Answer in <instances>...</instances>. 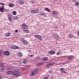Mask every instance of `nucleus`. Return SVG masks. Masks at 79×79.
I'll list each match as a JSON object with an SVG mask.
<instances>
[{"instance_id":"bb28decb","label":"nucleus","mask_w":79,"mask_h":79,"mask_svg":"<svg viewBox=\"0 0 79 79\" xmlns=\"http://www.w3.org/2000/svg\"><path fill=\"white\" fill-rule=\"evenodd\" d=\"M60 54H61V52H57L56 53V55H60Z\"/></svg>"},{"instance_id":"2f4dec72","label":"nucleus","mask_w":79,"mask_h":79,"mask_svg":"<svg viewBox=\"0 0 79 79\" xmlns=\"http://www.w3.org/2000/svg\"><path fill=\"white\" fill-rule=\"evenodd\" d=\"M24 31L26 32V33L28 32H29V30H24Z\"/></svg>"},{"instance_id":"f8f14e48","label":"nucleus","mask_w":79,"mask_h":79,"mask_svg":"<svg viewBox=\"0 0 79 79\" xmlns=\"http://www.w3.org/2000/svg\"><path fill=\"white\" fill-rule=\"evenodd\" d=\"M55 37L56 38L57 40H58V39H59V36H58V35H57L55 36Z\"/></svg>"},{"instance_id":"7ed1b4c3","label":"nucleus","mask_w":79,"mask_h":79,"mask_svg":"<svg viewBox=\"0 0 79 79\" xmlns=\"http://www.w3.org/2000/svg\"><path fill=\"white\" fill-rule=\"evenodd\" d=\"M11 49H14V50H16V49H18L19 47L17 46H12L10 47Z\"/></svg>"},{"instance_id":"13d9d810","label":"nucleus","mask_w":79,"mask_h":79,"mask_svg":"<svg viewBox=\"0 0 79 79\" xmlns=\"http://www.w3.org/2000/svg\"><path fill=\"white\" fill-rule=\"evenodd\" d=\"M0 5H1V3L0 2Z\"/></svg>"},{"instance_id":"7c9ffc66","label":"nucleus","mask_w":79,"mask_h":79,"mask_svg":"<svg viewBox=\"0 0 79 79\" xmlns=\"http://www.w3.org/2000/svg\"><path fill=\"white\" fill-rule=\"evenodd\" d=\"M20 40H21L22 42H23L24 41V40H25L21 38V39H20Z\"/></svg>"},{"instance_id":"b1692460","label":"nucleus","mask_w":79,"mask_h":79,"mask_svg":"<svg viewBox=\"0 0 79 79\" xmlns=\"http://www.w3.org/2000/svg\"><path fill=\"white\" fill-rule=\"evenodd\" d=\"M31 13H33V14H34V13H35V10H31Z\"/></svg>"},{"instance_id":"5701e85b","label":"nucleus","mask_w":79,"mask_h":79,"mask_svg":"<svg viewBox=\"0 0 79 79\" xmlns=\"http://www.w3.org/2000/svg\"><path fill=\"white\" fill-rule=\"evenodd\" d=\"M16 11H14L12 12V14L14 15H16Z\"/></svg>"},{"instance_id":"c9c22d12","label":"nucleus","mask_w":79,"mask_h":79,"mask_svg":"<svg viewBox=\"0 0 79 79\" xmlns=\"http://www.w3.org/2000/svg\"><path fill=\"white\" fill-rule=\"evenodd\" d=\"M49 73H50L51 74H52V73H53V72L52 71H51V70H49Z\"/></svg>"},{"instance_id":"a211bd4d","label":"nucleus","mask_w":79,"mask_h":79,"mask_svg":"<svg viewBox=\"0 0 79 79\" xmlns=\"http://www.w3.org/2000/svg\"><path fill=\"white\" fill-rule=\"evenodd\" d=\"M45 10L46 11H47L48 12H50V10L49 9H48L47 8H45Z\"/></svg>"},{"instance_id":"6e6552de","label":"nucleus","mask_w":79,"mask_h":79,"mask_svg":"<svg viewBox=\"0 0 79 79\" xmlns=\"http://www.w3.org/2000/svg\"><path fill=\"white\" fill-rule=\"evenodd\" d=\"M48 60V57H45L43 58H42V60L43 61H47Z\"/></svg>"},{"instance_id":"2eb2a0df","label":"nucleus","mask_w":79,"mask_h":79,"mask_svg":"<svg viewBox=\"0 0 79 79\" xmlns=\"http://www.w3.org/2000/svg\"><path fill=\"white\" fill-rule=\"evenodd\" d=\"M69 38H72V37H73V34H70L69 35Z\"/></svg>"},{"instance_id":"de8ad7c7","label":"nucleus","mask_w":79,"mask_h":79,"mask_svg":"<svg viewBox=\"0 0 79 79\" xmlns=\"http://www.w3.org/2000/svg\"><path fill=\"white\" fill-rule=\"evenodd\" d=\"M29 69V68H28V67L25 68V69L26 70H27V69Z\"/></svg>"},{"instance_id":"412c9836","label":"nucleus","mask_w":79,"mask_h":79,"mask_svg":"<svg viewBox=\"0 0 79 79\" xmlns=\"http://www.w3.org/2000/svg\"><path fill=\"white\" fill-rule=\"evenodd\" d=\"M27 60H24L23 61V63L24 64H26L27 63Z\"/></svg>"},{"instance_id":"8fccbe9b","label":"nucleus","mask_w":79,"mask_h":79,"mask_svg":"<svg viewBox=\"0 0 79 79\" xmlns=\"http://www.w3.org/2000/svg\"><path fill=\"white\" fill-rule=\"evenodd\" d=\"M15 32H18V30H15Z\"/></svg>"},{"instance_id":"473e14b6","label":"nucleus","mask_w":79,"mask_h":79,"mask_svg":"<svg viewBox=\"0 0 79 79\" xmlns=\"http://www.w3.org/2000/svg\"><path fill=\"white\" fill-rule=\"evenodd\" d=\"M40 65H41L42 64H44V63L42 62H41L40 63H39Z\"/></svg>"},{"instance_id":"f704fd0d","label":"nucleus","mask_w":79,"mask_h":79,"mask_svg":"<svg viewBox=\"0 0 79 79\" xmlns=\"http://www.w3.org/2000/svg\"><path fill=\"white\" fill-rule=\"evenodd\" d=\"M13 20H16V17L14 16L13 18Z\"/></svg>"},{"instance_id":"79ce46f5","label":"nucleus","mask_w":79,"mask_h":79,"mask_svg":"<svg viewBox=\"0 0 79 79\" xmlns=\"http://www.w3.org/2000/svg\"><path fill=\"white\" fill-rule=\"evenodd\" d=\"M1 5H5V4L3 3H1Z\"/></svg>"},{"instance_id":"72a5a7b5","label":"nucleus","mask_w":79,"mask_h":79,"mask_svg":"<svg viewBox=\"0 0 79 79\" xmlns=\"http://www.w3.org/2000/svg\"><path fill=\"white\" fill-rule=\"evenodd\" d=\"M61 73H66V72L64 70L61 71Z\"/></svg>"},{"instance_id":"4be33fe9","label":"nucleus","mask_w":79,"mask_h":79,"mask_svg":"<svg viewBox=\"0 0 79 79\" xmlns=\"http://www.w3.org/2000/svg\"><path fill=\"white\" fill-rule=\"evenodd\" d=\"M5 35L6 36V37H8L9 36H10V33H6Z\"/></svg>"},{"instance_id":"37998d69","label":"nucleus","mask_w":79,"mask_h":79,"mask_svg":"<svg viewBox=\"0 0 79 79\" xmlns=\"http://www.w3.org/2000/svg\"><path fill=\"white\" fill-rule=\"evenodd\" d=\"M72 1L73 2H76V1L75 0H72Z\"/></svg>"},{"instance_id":"58836bf2","label":"nucleus","mask_w":79,"mask_h":79,"mask_svg":"<svg viewBox=\"0 0 79 79\" xmlns=\"http://www.w3.org/2000/svg\"><path fill=\"white\" fill-rule=\"evenodd\" d=\"M30 57H31V58H32V57H34V55H31L30 56Z\"/></svg>"},{"instance_id":"a19ab883","label":"nucleus","mask_w":79,"mask_h":79,"mask_svg":"<svg viewBox=\"0 0 79 79\" xmlns=\"http://www.w3.org/2000/svg\"><path fill=\"white\" fill-rule=\"evenodd\" d=\"M1 72H2V73L5 72V70H4L3 69H1Z\"/></svg>"},{"instance_id":"4c0bfd02","label":"nucleus","mask_w":79,"mask_h":79,"mask_svg":"<svg viewBox=\"0 0 79 79\" xmlns=\"http://www.w3.org/2000/svg\"><path fill=\"white\" fill-rule=\"evenodd\" d=\"M49 64V66H52V65H53V64H52V63H51Z\"/></svg>"},{"instance_id":"ea45409f","label":"nucleus","mask_w":79,"mask_h":79,"mask_svg":"<svg viewBox=\"0 0 79 79\" xmlns=\"http://www.w3.org/2000/svg\"><path fill=\"white\" fill-rule=\"evenodd\" d=\"M48 77L46 76L45 77H44L43 79H48Z\"/></svg>"},{"instance_id":"c03bdc74","label":"nucleus","mask_w":79,"mask_h":79,"mask_svg":"<svg viewBox=\"0 0 79 79\" xmlns=\"http://www.w3.org/2000/svg\"><path fill=\"white\" fill-rule=\"evenodd\" d=\"M5 10H6V11H8V10H7L6 9H5Z\"/></svg>"},{"instance_id":"4468645a","label":"nucleus","mask_w":79,"mask_h":79,"mask_svg":"<svg viewBox=\"0 0 79 79\" xmlns=\"http://www.w3.org/2000/svg\"><path fill=\"white\" fill-rule=\"evenodd\" d=\"M8 18L9 21H12V18L10 17H8Z\"/></svg>"},{"instance_id":"864d4df0","label":"nucleus","mask_w":79,"mask_h":79,"mask_svg":"<svg viewBox=\"0 0 79 79\" xmlns=\"http://www.w3.org/2000/svg\"><path fill=\"white\" fill-rule=\"evenodd\" d=\"M9 15L10 17H11V15Z\"/></svg>"},{"instance_id":"dca6fc26","label":"nucleus","mask_w":79,"mask_h":79,"mask_svg":"<svg viewBox=\"0 0 79 79\" xmlns=\"http://www.w3.org/2000/svg\"><path fill=\"white\" fill-rule=\"evenodd\" d=\"M23 42L24 44L25 45H27V44H28V43L27 42V41L25 40Z\"/></svg>"},{"instance_id":"5fc2aeb1","label":"nucleus","mask_w":79,"mask_h":79,"mask_svg":"<svg viewBox=\"0 0 79 79\" xmlns=\"http://www.w3.org/2000/svg\"><path fill=\"white\" fill-rule=\"evenodd\" d=\"M10 15H7V17H10V16H9Z\"/></svg>"},{"instance_id":"f257e3e1","label":"nucleus","mask_w":79,"mask_h":79,"mask_svg":"<svg viewBox=\"0 0 79 79\" xmlns=\"http://www.w3.org/2000/svg\"><path fill=\"white\" fill-rule=\"evenodd\" d=\"M19 67H15V69H14V71L12 73L13 74H14V75H16V76H18V70H20L21 69H19Z\"/></svg>"},{"instance_id":"0eeeda50","label":"nucleus","mask_w":79,"mask_h":79,"mask_svg":"<svg viewBox=\"0 0 79 79\" xmlns=\"http://www.w3.org/2000/svg\"><path fill=\"white\" fill-rule=\"evenodd\" d=\"M22 27L23 29H27V26L24 24H22Z\"/></svg>"},{"instance_id":"c85d7f7f","label":"nucleus","mask_w":79,"mask_h":79,"mask_svg":"<svg viewBox=\"0 0 79 79\" xmlns=\"http://www.w3.org/2000/svg\"><path fill=\"white\" fill-rule=\"evenodd\" d=\"M19 56H21L22 55V53H19V54H18Z\"/></svg>"},{"instance_id":"c756f323","label":"nucleus","mask_w":79,"mask_h":79,"mask_svg":"<svg viewBox=\"0 0 79 79\" xmlns=\"http://www.w3.org/2000/svg\"><path fill=\"white\" fill-rule=\"evenodd\" d=\"M40 64L39 63H38L37 64H35L36 66H40Z\"/></svg>"},{"instance_id":"9b49d317","label":"nucleus","mask_w":79,"mask_h":79,"mask_svg":"<svg viewBox=\"0 0 79 79\" xmlns=\"http://www.w3.org/2000/svg\"><path fill=\"white\" fill-rule=\"evenodd\" d=\"M3 9H4V7H0V11L1 12H3Z\"/></svg>"},{"instance_id":"09e8293b","label":"nucleus","mask_w":79,"mask_h":79,"mask_svg":"<svg viewBox=\"0 0 79 79\" xmlns=\"http://www.w3.org/2000/svg\"><path fill=\"white\" fill-rule=\"evenodd\" d=\"M63 69H64V68H62L60 69V70L61 71H63Z\"/></svg>"},{"instance_id":"49530a36","label":"nucleus","mask_w":79,"mask_h":79,"mask_svg":"<svg viewBox=\"0 0 79 79\" xmlns=\"http://www.w3.org/2000/svg\"><path fill=\"white\" fill-rule=\"evenodd\" d=\"M15 18L16 19V20H17V19H18V17H17V16H15Z\"/></svg>"},{"instance_id":"f03ea898","label":"nucleus","mask_w":79,"mask_h":79,"mask_svg":"<svg viewBox=\"0 0 79 79\" xmlns=\"http://www.w3.org/2000/svg\"><path fill=\"white\" fill-rule=\"evenodd\" d=\"M4 55L9 56L10 55V52L8 51H5L4 52Z\"/></svg>"},{"instance_id":"a878e982","label":"nucleus","mask_w":79,"mask_h":79,"mask_svg":"<svg viewBox=\"0 0 79 79\" xmlns=\"http://www.w3.org/2000/svg\"><path fill=\"white\" fill-rule=\"evenodd\" d=\"M35 13H38L39 12V11L37 10H35Z\"/></svg>"},{"instance_id":"f3484780","label":"nucleus","mask_w":79,"mask_h":79,"mask_svg":"<svg viewBox=\"0 0 79 79\" xmlns=\"http://www.w3.org/2000/svg\"><path fill=\"white\" fill-rule=\"evenodd\" d=\"M1 69H4V65H1Z\"/></svg>"},{"instance_id":"4d7b16f0","label":"nucleus","mask_w":79,"mask_h":79,"mask_svg":"<svg viewBox=\"0 0 79 79\" xmlns=\"http://www.w3.org/2000/svg\"><path fill=\"white\" fill-rule=\"evenodd\" d=\"M2 7H4V6H3H3H2Z\"/></svg>"},{"instance_id":"e433bc0d","label":"nucleus","mask_w":79,"mask_h":79,"mask_svg":"<svg viewBox=\"0 0 79 79\" xmlns=\"http://www.w3.org/2000/svg\"><path fill=\"white\" fill-rule=\"evenodd\" d=\"M50 62V60H48V61L46 62V63L48 64Z\"/></svg>"},{"instance_id":"393cba45","label":"nucleus","mask_w":79,"mask_h":79,"mask_svg":"<svg viewBox=\"0 0 79 79\" xmlns=\"http://www.w3.org/2000/svg\"><path fill=\"white\" fill-rule=\"evenodd\" d=\"M40 15H41V16H45V14H44V13L41 12V13L40 14Z\"/></svg>"},{"instance_id":"423d86ee","label":"nucleus","mask_w":79,"mask_h":79,"mask_svg":"<svg viewBox=\"0 0 79 79\" xmlns=\"http://www.w3.org/2000/svg\"><path fill=\"white\" fill-rule=\"evenodd\" d=\"M48 53L51 54V55H53L55 54V52L54 51L51 50L48 52Z\"/></svg>"},{"instance_id":"20e7f679","label":"nucleus","mask_w":79,"mask_h":79,"mask_svg":"<svg viewBox=\"0 0 79 79\" xmlns=\"http://www.w3.org/2000/svg\"><path fill=\"white\" fill-rule=\"evenodd\" d=\"M35 38L39 39L40 40H42V39H41V36L40 35H36L35 36Z\"/></svg>"},{"instance_id":"603ef678","label":"nucleus","mask_w":79,"mask_h":79,"mask_svg":"<svg viewBox=\"0 0 79 79\" xmlns=\"http://www.w3.org/2000/svg\"><path fill=\"white\" fill-rule=\"evenodd\" d=\"M2 78V75H1V74H0V79Z\"/></svg>"},{"instance_id":"39448f33","label":"nucleus","mask_w":79,"mask_h":79,"mask_svg":"<svg viewBox=\"0 0 79 79\" xmlns=\"http://www.w3.org/2000/svg\"><path fill=\"white\" fill-rule=\"evenodd\" d=\"M38 72V70H35L32 72L31 75L34 76V75L36 74Z\"/></svg>"},{"instance_id":"3c124183","label":"nucleus","mask_w":79,"mask_h":79,"mask_svg":"<svg viewBox=\"0 0 79 79\" xmlns=\"http://www.w3.org/2000/svg\"><path fill=\"white\" fill-rule=\"evenodd\" d=\"M2 51H0V55H1V54H2Z\"/></svg>"},{"instance_id":"ddd939ff","label":"nucleus","mask_w":79,"mask_h":79,"mask_svg":"<svg viewBox=\"0 0 79 79\" xmlns=\"http://www.w3.org/2000/svg\"><path fill=\"white\" fill-rule=\"evenodd\" d=\"M52 14L53 15H58V13L57 12L53 11L52 12Z\"/></svg>"},{"instance_id":"aec40b11","label":"nucleus","mask_w":79,"mask_h":79,"mask_svg":"<svg viewBox=\"0 0 79 79\" xmlns=\"http://www.w3.org/2000/svg\"><path fill=\"white\" fill-rule=\"evenodd\" d=\"M9 6L10 7H13L14 6L13 4H9Z\"/></svg>"},{"instance_id":"1a4fd4ad","label":"nucleus","mask_w":79,"mask_h":79,"mask_svg":"<svg viewBox=\"0 0 79 79\" xmlns=\"http://www.w3.org/2000/svg\"><path fill=\"white\" fill-rule=\"evenodd\" d=\"M74 58V56L71 55L70 56V57H67V59L68 60H70V59H72V58Z\"/></svg>"},{"instance_id":"cd10ccee","label":"nucleus","mask_w":79,"mask_h":79,"mask_svg":"<svg viewBox=\"0 0 79 79\" xmlns=\"http://www.w3.org/2000/svg\"><path fill=\"white\" fill-rule=\"evenodd\" d=\"M79 5V2H76V3H75V5H76V6H78Z\"/></svg>"},{"instance_id":"a18cd8bd","label":"nucleus","mask_w":79,"mask_h":79,"mask_svg":"<svg viewBox=\"0 0 79 79\" xmlns=\"http://www.w3.org/2000/svg\"><path fill=\"white\" fill-rule=\"evenodd\" d=\"M46 66H47V67H50V65L49 64H48L47 65H46Z\"/></svg>"},{"instance_id":"9d476101","label":"nucleus","mask_w":79,"mask_h":79,"mask_svg":"<svg viewBox=\"0 0 79 79\" xmlns=\"http://www.w3.org/2000/svg\"><path fill=\"white\" fill-rule=\"evenodd\" d=\"M19 3L20 5H22L24 3V2H23V1H20L19 2Z\"/></svg>"},{"instance_id":"6ab92c4d","label":"nucleus","mask_w":79,"mask_h":79,"mask_svg":"<svg viewBox=\"0 0 79 79\" xmlns=\"http://www.w3.org/2000/svg\"><path fill=\"white\" fill-rule=\"evenodd\" d=\"M12 73H13V72L12 71H8L7 72V74H12Z\"/></svg>"},{"instance_id":"6e6d98bb","label":"nucleus","mask_w":79,"mask_h":79,"mask_svg":"<svg viewBox=\"0 0 79 79\" xmlns=\"http://www.w3.org/2000/svg\"><path fill=\"white\" fill-rule=\"evenodd\" d=\"M54 78H53V77H52L51 78V79H54Z\"/></svg>"}]
</instances>
